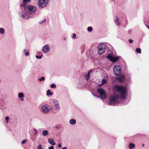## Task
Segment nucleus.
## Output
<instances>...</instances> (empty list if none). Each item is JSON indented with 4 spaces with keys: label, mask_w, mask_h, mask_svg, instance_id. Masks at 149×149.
Here are the masks:
<instances>
[{
    "label": "nucleus",
    "mask_w": 149,
    "mask_h": 149,
    "mask_svg": "<svg viewBox=\"0 0 149 149\" xmlns=\"http://www.w3.org/2000/svg\"><path fill=\"white\" fill-rule=\"evenodd\" d=\"M113 90L117 91L116 94H118L122 99H124L125 98V93L126 91V88L120 86L116 85L114 87Z\"/></svg>",
    "instance_id": "f257e3e1"
},
{
    "label": "nucleus",
    "mask_w": 149,
    "mask_h": 149,
    "mask_svg": "<svg viewBox=\"0 0 149 149\" xmlns=\"http://www.w3.org/2000/svg\"><path fill=\"white\" fill-rule=\"evenodd\" d=\"M122 99L118 94H114L110 97L108 105L111 106H115L119 104V100Z\"/></svg>",
    "instance_id": "f03ea898"
},
{
    "label": "nucleus",
    "mask_w": 149,
    "mask_h": 149,
    "mask_svg": "<svg viewBox=\"0 0 149 149\" xmlns=\"http://www.w3.org/2000/svg\"><path fill=\"white\" fill-rule=\"evenodd\" d=\"M36 10V8L35 6L28 5L24 6V10L25 13L31 14L34 13Z\"/></svg>",
    "instance_id": "7ed1b4c3"
},
{
    "label": "nucleus",
    "mask_w": 149,
    "mask_h": 149,
    "mask_svg": "<svg viewBox=\"0 0 149 149\" xmlns=\"http://www.w3.org/2000/svg\"><path fill=\"white\" fill-rule=\"evenodd\" d=\"M106 47V45L104 43H101L99 45L98 47V53L100 55L104 53Z\"/></svg>",
    "instance_id": "20e7f679"
},
{
    "label": "nucleus",
    "mask_w": 149,
    "mask_h": 149,
    "mask_svg": "<svg viewBox=\"0 0 149 149\" xmlns=\"http://www.w3.org/2000/svg\"><path fill=\"white\" fill-rule=\"evenodd\" d=\"M113 71L115 75L118 76L121 74V69L119 65H115L113 68Z\"/></svg>",
    "instance_id": "39448f33"
},
{
    "label": "nucleus",
    "mask_w": 149,
    "mask_h": 149,
    "mask_svg": "<svg viewBox=\"0 0 149 149\" xmlns=\"http://www.w3.org/2000/svg\"><path fill=\"white\" fill-rule=\"evenodd\" d=\"M48 3V0H39L38 5L40 7L43 8L46 6Z\"/></svg>",
    "instance_id": "423d86ee"
},
{
    "label": "nucleus",
    "mask_w": 149,
    "mask_h": 149,
    "mask_svg": "<svg viewBox=\"0 0 149 149\" xmlns=\"http://www.w3.org/2000/svg\"><path fill=\"white\" fill-rule=\"evenodd\" d=\"M107 58L113 63H114L118 60L119 57L114 56L112 54H109L107 56Z\"/></svg>",
    "instance_id": "0eeeda50"
},
{
    "label": "nucleus",
    "mask_w": 149,
    "mask_h": 149,
    "mask_svg": "<svg viewBox=\"0 0 149 149\" xmlns=\"http://www.w3.org/2000/svg\"><path fill=\"white\" fill-rule=\"evenodd\" d=\"M97 92L100 94L102 98H104L106 97V92L102 88H98Z\"/></svg>",
    "instance_id": "6e6552de"
},
{
    "label": "nucleus",
    "mask_w": 149,
    "mask_h": 149,
    "mask_svg": "<svg viewBox=\"0 0 149 149\" xmlns=\"http://www.w3.org/2000/svg\"><path fill=\"white\" fill-rule=\"evenodd\" d=\"M52 109V107H48V106L47 105H43L42 107V112L43 113H47L48 112Z\"/></svg>",
    "instance_id": "1a4fd4ad"
},
{
    "label": "nucleus",
    "mask_w": 149,
    "mask_h": 149,
    "mask_svg": "<svg viewBox=\"0 0 149 149\" xmlns=\"http://www.w3.org/2000/svg\"><path fill=\"white\" fill-rule=\"evenodd\" d=\"M50 50L49 46L48 45H46L42 48V51L45 53L48 52Z\"/></svg>",
    "instance_id": "9d476101"
},
{
    "label": "nucleus",
    "mask_w": 149,
    "mask_h": 149,
    "mask_svg": "<svg viewBox=\"0 0 149 149\" xmlns=\"http://www.w3.org/2000/svg\"><path fill=\"white\" fill-rule=\"evenodd\" d=\"M19 15L20 17L23 19H29V15L24 13L22 12V13H20Z\"/></svg>",
    "instance_id": "9b49d317"
},
{
    "label": "nucleus",
    "mask_w": 149,
    "mask_h": 149,
    "mask_svg": "<svg viewBox=\"0 0 149 149\" xmlns=\"http://www.w3.org/2000/svg\"><path fill=\"white\" fill-rule=\"evenodd\" d=\"M53 102L56 107V108L58 110H60V107L58 101L56 99H54Z\"/></svg>",
    "instance_id": "f8f14e48"
},
{
    "label": "nucleus",
    "mask_w": 149,
    "mask_h": 149,
    "mask_svg": "<svg viewBox=\"0 0 149 149\" xmlns=\"http://www.w3.org/2000/svg\"><path fill=\"white\" fill-rule=\"evenodd\" d=\"M93 70L91 69L89 70L88 74L84 76V78L87 81H88L89 78L90 74L93 72Z\"/></svg>",
    "instance_id": "ddd939ff"
},
{
    "label": "nucleus",
    "mask_w": 149,
    "mask_h": 149,
    "mask_svg": "<svg viewBox=\"0 0 149 149\" xmlns=\"http://www.w3.org/2000/svg\"><path fill=\"white\" fill-rule=\"evenodd\" d=\"M125 79V76L123 75H121L117 78V80L120 82H123Z\"/></svg>",
    "instance_id": "4468645a"
},
{
    "label": "nucleus",
    "mask_w": 149,
    "mask_h": 149,
    "mask_svg": "<svg viewBox=\"0 0 149 149\" xmlns=\"http://www.w3.org/2000/svg\"><path fill=\"white\" fill-rule=\"evenodd\" d=\"M31 0H23L22 3L20 6H24L27 4V3L29 2Z\"/></svg>",
    "instance_id": "2eb2a0df"
},
{
    "label": "nucleus",
    "mask_w": 149,
    "mask_h": 149,
    "mask_svg": "<svg viewBox=\"0 0 149 149\" xmlns=\"http://www.w3.org/2000/svg\"><path fill=\"white\" fill-rule=\"evenodd\" d=\"M116 18L115 20L116 24L118 26H120V23L119 22V19L117 17H116Z\"/></svg>",
    "instance_id": "dca6fc26"
},
{
    "label": "nucleus",
    "mask_w": 149,
    "mask_h": 149,
    "mask_svg": "<svg viewBox=\"0 0 149 149\" xmlns=\"http://www.w3.org/2000/svg\"><path fill=\"white\" fill-rule=\"evenodd\" d=\"M48 142L52 145H55L56 144V143L51 139H48Z\"/></svg>",
    "instance_id": "f3484780"
},
{
    "label": "nucleus",
    "mask_w": 149,
    "mask_h": 149,
    "mask_svg": "<svg viewBox=\"0 0 149 149\" xmlns=\"http://www.w3.org/2000/svg\"><path fill=\"white\" fill-rule=\"evenodd\" d=\"M49 134V132L47 130H44L42 131V134L43 136H47Z\"/></svg>",
    "instance_id": "a211bd4d"
},
{
    "label": "nucleus",
    "mask_w": 149,
    "mask_h": 149,
    "mask_svg": "<svg viewBox=\"0 0 149 149\" xmlns=\"http://www.w3.org/2000/svg\"><path fill=\"white\" fill-rule=\"evenodd\" d=\"M70 123L71 124L74 125L76 123V121L75 120L72 119L70 120Z\"/></svg>",
    "instance_id": "6ab92c4d"
},
{
    "label": "nucleus",
    "mask_w": 149,
    "mask_h": 149,
    "mask_svg": "<svg viewBox=\"0 0 149 149\" xmlns=\"http://www.w3.org/2000/svg\"><path fill=\"white\" fill-rule=\"evenodd\" d=\"M135 147V145L134 143H130L129 144V148L130 149H132Z\"/></svg>",
    "instance_id": "aec40b11"
},
{
    "label": "nucleus",
    "mask_w": 149,
    "mask_h": 149,
    "mask_svg": "<svg viewBox=\"0 0 149 149\" xmlns=\"http://www.w3.org/2000/svg\"><path fill=\"white\" fill-rule=\"evenodd\" d=\"M47 96L52 95H53V93L51 92L50 90H48L47 91Z\"/></svg>",
    "instance_id": "412c9836"
},
{
    "label": "nucleus",
    "mask_w": 149,
    "mask_h": 149,
    "mask_svg": "<svg viewBox=\"0 0 149 149\" xmlns=\"http://www.w3.org/2000/svg\"><path fill=\"white\" fill-rule=\"evenodd\" d=\"M5 33V30L3 28H0V34H3Z\"/></svg>",
    "instance_id": "4be33fe9"
},
{
    "label": "nucleus",
    "mask_w": 149,
    "mask_h": 149,
    "mask_svg": "<svg viewBox=\"0 0 149 149\" xmlns=\"http://www.w3.org/2000/svg\"><path fill=\"white\" fill-rule=\"evenodd\" d=\"M24 94L22 93H19L18 95V97L20 98H22L24 97Z\"/></svg>",
    "instance_id": "5701e85b"
},
{
    "label": "nucleus",
    "mask_w": 149,
    "mask_h": 149,
    "mask_svg": "<svg viewBox=\"0 0 149 149\" xmlns=\"http://www.w3.org/2000/svg\"><path fill=\"white\" fill-rule=\"evenodd\" d=\"M87 30L88 32H91L93 30V29L92 27H88L87 28Z\"/></svg>",
    "instance_id": "b1692460"
},
{
    "label": "nucleus",
    "mask_w": 149,
    "mask_h": 149,
    "mask_svg": "<svg viewBox=\"0 0 149 149\" xmlns=\"http://www.w3.org/2000/svg\"><path fill=\"white\" fill-rule=\"evenodd\" d=\"M24 55L25 56H28L29 55V53L28 52H26V50L25 49H24Z\"/></svg>",
    "instance_id": "393cba45"
},
{
    "label": "nucleus",
    "mask_w": 149,
    "mask_h": 149,
    "mask_svg": "<svg viewBox=\"0 0 149 149\" xmlns=\"http://www.w3.org/2000/svg\"><path fill=\"white\" fill-rule=\"evenodd\" d=\"M136 51L139 53H141V49L140 48H138L136 49Z\"/></svg>",
    "instance_id": "a878e982"
},
{
    "label": "nucleus",
    "mask_w": 149,
    "mask_h": 149,
    "mask_svg": "<svg viewBox=\"0 0 149 149\" xmlns=\"http://www.w3.org/2000/svg\"><path fill=\"white\" fill-rule=\"evenodd\" d=\"M45 77L43 76H42L41 78L39 79V80L40 81H42L45 80Z\"/></svg>",
    "instance_id": "bb28decb"
},
{
    "label": "nucleus",
    "mask_w": 149,
    "mask_h": 149,
    "mask_svg": "<svg viewBox=\"0 0 149 149\" xmlns=\"http://www.w3.org/2000/svg\"><path fill=\"white\" fill-rule=\"evenodd\" d=\"M51 87L52 88H56V86L55 85V84L54 83L50 85Z\"/></svg>",
    "instance_id": "cd10ccee"
},
{
    "label": "nucleus",
    "mask_w": 149,
    "mask_h": 149,
    "mask_svg": "<svg viewBox=\"0 0 149 149\" xmlns=\"http://www.w3.org/2000/svg\"><path fill=\"white\" fill-rule=\"evenodd\" d=\"M33 130H34V131L35 132V133L34 134V136H35L37 134V130L35 129V128H34L33 129Z\"/></svg>",
    "instance_id": "c85d7f7f"
},
{
    "label": "nucleus",
    "mask_w": 149,
    "mask_h": 149,
    "mask_svg": "<svg viewBox=\"0 0 149 149\" xmlns=\"http://www.w3.org/2000/svg\"><path fill=\"white\" fill-rule=\"evenodd\" d=\"M37 149H42V146L41 145H39L38 147H37Z\"/></svg>",
    "instance_id": "c756f323"
},
{
    "label": "nucleus",
    "mask_w": 149,
    "mask_h": 149,
    "mask_svg": "<svg viewBox=\"0 0 149 149\" xmlns=\"http://www.w3.org/2000/svg\"><path fill=\"white\" fill-rule=\"evenodd\" d=\"M9 119V117L8 116H6L5 117V119L6 120V122L7 123H8V121Z\"/></svg>",
    "instance_id": "7c9ffc66"
},
{
    "label": "nucleus",
    "mask_w": 149,
    "mask_h": 149,
    "mask_svg": "<svg viewBox=\"0 0 149 149\" xmlns=\"http://www.w3.org/2000/svg\"><path fill=\"white\" fill-rule=\"evenodd\" d=\"M27 141V140L26 139H25L24 140H23L22 141L21 143L22 144H24Z\"/></svg>",
    "instance_id": "2f4dec72"
},
{
    "label": "nucleus",
    "mask_w": 149,
    "mask_h": 149,
    "mask_svg": "<svg viewBox=\"0 0 149 149\" xmlns=\"http://www.w3.org/2000/svg\"><path fill=\"white\" fill-rule=\"evenodd\" d=\"M43 55H42L41 56H39L38 55H36V57L38 59H40L42 58Z\"/></svg>",
    "instance_id": "473e14b6"
},
{
    "label": "nucleus",
    "mask_w": 149,
    "mask_h": 149,
    "mask_svg": "<svg viewBox=\"0 0 149 149\" xmlns=\"http://www.w3.org/2000/svg\"><path fill=\"white\" fill-rule=\"evenodd\" d=\"M76 34L75 33H74L73 34L72 38H75V39L76 38Z\"/></svg>",
    "instance_id": "72a5a7b5"
},
{
    "label": "nucleus",
    "mask_w": 149,
    "mask_h": 149,
    "mask_svg": "<svg viewBox=\"0 0 149 149\" xmlns=\"http://www.w3.org/2000/svg\"><path fill=\"white\" fill-rule=\"evenodd\" d=\"M45 20H46V19H45L44 20H42V21H40V22H39V23L40 24H42L43 23H44L45 22Z\"/></svg>",
    "instance_id": "f704fd0d"
},
{
    "label": "nucleus",
    "mask_w": 149,
    "mask_h": 149,
    "mask_svg": "<svg viewBox=\"0 0 149 149\" xmlns=\"http://www.w3.org/2000/svg\"><path fill=\"white\" fill-rule=\"evenodd\" d=\"M129 42L130 43H132L133 42V40L132 39H129Z\"/></svg>",
    "instance_id": "c9c22d12"
},
{
    "label": "nucleus",
    "mask_w": 149,
    "mask_h": 149,
    "mask_svg": "<svg viewBox=\"0 0 149 149\" xmlns=\"http://www.w3.org/2000/svg\"><path fill=\"white\" fill-rule=\"evenodd\" d=\"M58 147L60 148H62V145H61V143H59L58 144Z\"/></svg>",
    "instance_id": "e433bc0d"
},
{
    "label": "nucleus",
    "mask_w": 149,
    "mask_h": 149,
    "mask_svg": "<svg viewBox=\"0 0 149 149\" xmlns=\"http://www.w3.org/2000/svg\"><path fill=\"white\" fill-rule=\"evenodd\" d=\"M49 149H54V147L53 146H51L50 147H49Z\"/></svg>",
    "instance_id": "4c0bfd02"
},
{
    "label": "nucleus",
    "mask_w": 149,
    "mask_h": 149,
    "mask_svg": "<svg viewBox=\"0 0 149 149\" xmlns=\"http://www.w3.org/2000/svg\"><path fill=\"white\" fill-rule=\"evenodd\" d=\"M106 82V80L105 79H104L103 80H102V83H103V84H104V83H105Z\"/></svg>",
    "instance_id": "58836bf2"
},
{
    "label": "nucleus",
    "mask_w": 149,
    "mask_h": 149,
    "mask_svg": "<svg viewBox=\"0 0 149 149\" xmlns=\"http://www.w3.org/2000/svg\"><path fill=\"white\" fill-rule=\"evenodd\" d=\"M132 32V30L131 29H130L128 31V33L130 34Z\"/></svg>",
    "instance_id": "ea45409f"
},
{
    "label": "nucleus",
    "mask_w": 149,
    "mask_h": 149,
    "mask_svg": "<svg viewBox=\"0 0 149 149\" xmlns=\"http://www.w3.org/2000/svg\"><path fill=\"white\" fill-rule=\"evenodd\" d=\"M146 26L147 27V28L149 29V26L146 24Z\"/></svg>",
    "instance_id": "a19ab883"
},
{
    "label": "nucleus",
    "mask_w": 149,
    "mask_h": 149,
    "mask_svg": "<svg viewBox=\"0 0 149 149\" xmlns=\"http://www.w3.org/2000/svg\"><path fill=\"white\" fill-rule=\"evenodd\" d=\"M62 149H68L66 147H63Z\"/></svg>",
    "instance_id": "79ce46f5"
},
{
    "label": "nucleus",
    "mask_w": 149,
    "mask_h": 149,
    "mask_svg": "<svg viewBox=\"0 0 149 149\" xmlns=\"http://www.w3.org/2000/svg\"><path fill=\"white\" fill-rule=\"evenodd\" d=\"M94 95V96H95V97H98V96H96V95Z\"/></svg>",
    "instance_id": "37998d69"
},
{
    "label": "nucleus",
    "mask_w": 149,
    "mask_h": 149,
    "mask_svg": "<svg viewBox=\"0 0 149 149\" xmlns=\"http://www.w3.org/2000/svg\"><path fill=\"white\" fill-rule=\"evenodd\" d=\"M142 146L143 147H144V146H145V145H144V144H142Z\"/></svg>",
    "instance_id": "c03bdc74"
},
{
    "label": "nucleus",
    "mask_w": 149,
    "mask_h": 149,
    "mask_svg": "<svg viewBox=\"0 0 149 149\" xmlns=\"http://www.w3.org/2000/svg\"><path fill=\"white\" fill-rule=\"evenodd\" d=\"M21 100L22 101H23L24 100V99L23 98H21Z\"/></svg>",
    "instance_id": "a18cd8bd"
},
{
    "label": "nucleus",
    "mask_w": 149,
    "mask_h": 149,
    "mask_svg": "<svg viewBox=\"0 0 149 149\" xmlns=\"http://www.w3.org/2000/svg\"><path fill=\"white\" fill-rule=\"evenodd\" d=\"M146 19H145V20H146Z\"/></svg>",
    "instance_id": "49530a36"
}]
</instances>
